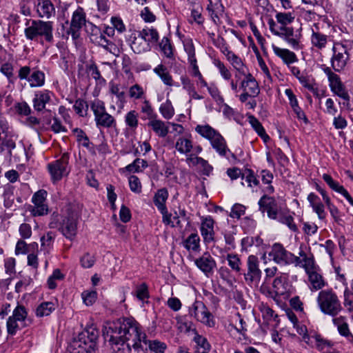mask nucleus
<instances>
[{
	"mask_svg": "<svg viewBox=\"0 0 353 353\" xmlns=\"http://www.w3.org/2000/svg\"><path fill=\"white\" fill-rule=\"evenodd\" d=\"M70 155L65 152L59 159L54 161L47 165V169L50 174L51 180L56 183L61 180L63 176L68 175L69 171L67 168L69 163Z\"/></svg>",
	"mask_w": 353,
	"mask_h": 353,
	"instance_id": "obj_10",
	"label": "nucleus"
},
{
	"mask_svg": "<svg viewBox=\"0 0 353 353\" xmlns=\"http://www.w3.org/2000/svg\"><path fill=\"white\" fill-rule=\"evenodd\" d=\"M214 224V221L210 216L203 218L202 219L201 224V234L204 243L206 244L215 241Z\"/></svg>",
	"mask_w": 353,
	"mask_h": 353,
	"instance_id": "obj_22",
	"label": "nucleus"
},
{
	"mask_svg": "<svg viewBox=\"0 0 353 353\" xmlns=\"http://www.w3.org/2000/svg\"><path fill=\"white\" fill-rule=\"evenodd\" d=\"M135 296L139 301H142L150 297L148 287L145 283H142L137 286Z\"/></svg>",
	"mask_w": 353,
	"mask_h": 353,
	"instance_id": "obj_59",
	"label": "nucleus"
},
{
	"mask_svg": "<svg viewBox=\"0 0 353 353\" xmlns=\"http://www.w3.org/2000/svg\"><path fill=\"white\" fill-rule=\"evenodd\" d=\"M77 343L78 341L73 339L72 342L68 347L70 353H96L97 348L91 347L92 350H90V348L88 349V345L83 344H81L77 347L75 345Z\"/></svg>",
	"mask_w": 353,
	"mask_h": 353,
	"instance_id": "obj_51",
	"label": "nucleus"
},
{
	"mask_svg": "<svg viewBox=\"0 0 353 353\" xmlns=\"http://www.w3.org/2000/svg\"><path fill=\"white\" fill-rule=\"evenodd\" d=\"M72 132L75 135L76 140L79 145L87 148L92 154H96L93 143L90 141L88 137L82 129L79 128H74Z\"/></svg>",
	"mask_w": 353,
	"mask_h": 353,
	"instance_id": "obj_32",
	"label": "nucleus"
},
{
	"mask_svg": "<svg viewBox=\"0 0 353 353\" xmlns=\"http://www.w3.org/2000/svg\"><path fill=\"white\" fill-rule=\"evenodd\" d=\"M130 39H133L130 47L134 53L141 54L150 50V43L141 37H137L136 33L132 34Z\"/></svg>",
	"mask_w": 353,
	"mask_h": 353,
	"instance_id": "obj_30",
	"label": "nucleus"
},
{
	"mask_svg": "<svg viewBox=\"0 0 353 353\" xmlns=\"http://www.w3.org/2000/svg\"><path fill=\"white\" fill-rule=\"evenodd\" d=\"M316 303L323 314L332 317L336 316L343 310L341 301L332 288L321 290L316 297Z\"/></svg>",
	"mask_w": 353,
	"mask_h": 353,
	"instance_id": "obj_5",
	"label": "nucleus"
},
{
	"mask_svg": "<svg viewBox=\"0 0 353 353\" xmlns=\"http://www.w3.org/2000/svg\"><path fill=\"white\" fill-rule=\"evenodd\" d=\"M148 166V161L144 159L137 158L132 163L128 165L125 169L129 172H139L142 170L141 168H145Z\"/></svg>",
	"mask_w": 353,
	"mask_h": 353,
	"instance_id": "obj_52",
	"label": "nucleus"
},
{
	"mask_svg": "<svg viewBox=\"0 0 353 353\" xmlns=\"http://www.w3.org/2000/svg\"><path fill=\"white\" fill-rule=\"evenodd\" d=\"M242 185L247 183L248 187L256 186L259 184V181L255 176L254 172L250 169H246L241 176Z\"/></svg>",
	"mask_w": 353,
	"mask_h": 353,
	"instance_id": "obj_46",
	"label": "nucleus"
},
{
	"mask_svg": "<svg viewBox=\"0 0 353 353\" xmlns=\"http://www.w3.org/2000/svg\"><path fill=\"white\" fill-rule=\"evenodd\" d=\"M311 41L314 46L318 49H322L327 44V36L319 32L312 31Z\"/></svg>",
	"mask_w": 353,
	"mask_h": 353,
	"instance_id": "obj_45",
	"label": "nucleus"
},
{
	"mask_svg": "<svg viewBox=\"0 0 353 353\" xmlns=\"http://www.w3.org/2000/svg\"><path fill=\"white\" fill-rule=\"evenodd\" d=\"M161 50L168 58L173 57V49L170 41L168 37H163L159 44Z\"/></svg>",
	"mask_w": 353,
	"mask_h": 353,
	"instance_id": "obj_61",
	"label": "nucleus"
},
{
	"mask_svg": "<svg viewBox=\"0 0 353 353\" xmlns=\"http://www.w3.org/2000/svg\"><path fill=\"white\" fill-rule=\"evenodd\" d=\"M343 305L348 312L353 313V292L348 286L343 291Z\"/></svg>",
	"mask_w": 353,
	"mask_h": 353,
	"instance_id": "obj_54",
	"label": "nucleus"
},
{
	"mask_svg": "<svg viewBox=\"0 0 353 353\" xmlns=\"http://www.w3.org/2000/svg\"><path fill=\"white\" fill-rule=\"evenodd\" d=\"M0 72L6 77L10 83H14L17 77L14 74V66L11 63L7 62L1 65Z\"/></svg>",
	"mask_w": 353,
	"mask_h": 353,
	"instance_id": "obj_50",
	"label": "nucleus"
},
{
	"mask_svg": "<svg viewBox=\"0 0 353 353\" xmlns=\"http://www.w3.org/2000/svg\"><path fill=\"white\" fill-rule=\"evenodd\" d=\"M24 34L27 39L36 41L39 37L43 38L49 43L54 41L53 22L41 19H26Z\"/></svg>",
	"mask_w": 353,
	"mask_h": 353,
	"instance_id": "obj_4",
	"label": "nucleus"
},
{
	"mask_svg": "<svg viewBox=\"0 0 353 353\" xmlns=\"http://www.w3.org/2000/svg\"><path fill=\"white\" fill-rule=\"evenodd\" d=\"M147 125L160 137H166L169 132L168 127L165 122L157 118L150 121Z\"/></svg>",
	"mask_w": 353,
	"mask_h": 353,
	"instance_id": "obj_34",
	"label": "nucleus"
},
{
	"mask_svg": "<svg viewBox=\"0 0 353 353\" xmlns=\"http://www.w3.org/2000/svg\"><path fill=\"white\" fill-rule=\"evenodd\" d=\"M90 108L94 113V121L97 128H116V119L113 116L106 112L103 101L99 99L92 101Z\"/></svg>",
	"mask_w": 353,
	"mask_h": 353,
	"instance_id": "obj_6",
	"label": "nucleus"
},
{
	"mask_svg": "<svg viewBox=\"0 0 353 353\" xmlns=\"http://www.w3.org/2000/svg\"><path fill=\"white\" fill-rule=\"evenodd\" d=\"M192 148V141L187 138H179L175 144V148L181 154L189 153Z\"/></svg>",
	"mask_w": 353,
	"mask_h": 353,
	"instance_id": "obj_43",
	"label": "nucleus"
},
{
	"mask_svg": "<svg viewBox=\"0 0 353 353\" xmlns=\"http://www.w3.org/2000/svg\"><path fill=\"white\" fill-rule=\"evenodd\" d=\"M125 122L130 128L136 129L139 124L138 113L135 110L128 112L125 117Z\"/></svg>",
	"mask_w": 353,
	"mask_h": 353,
	"instance_id": "obj_58",
	"label": "nucleus"
},
{
	"mask_svg": "<svg viewBox=\"0 0 353 353\" xmlns=\"http://www.w3.org/2000/svg\"><path fill=\"white\" fill-rule=\"evenodd\" d=\"M199 313L197 315V320L209 327H213L215 325V321L213 315L208 311L206 306L202 303H199Z\"/></svg>",
	"mask_w": 353,
	"mask_h": 353,
	"instance_id": "obj_33",
	"label": "nucleus"
},
{
	"mask_svg": "<svg viewBox=\"0 0 353 353\" xmlns=\"http://www.w3.org/2000/svg\"><path fill=\"white\" fill-rule=\"evenodd\" d=\"M184 247L188 250L197 252L200 248V238L197 233L191 234L183 242Z\"/></svg>",
	"mask_w": 353,
	"mask_h": 353,
	"instance_id": "obj_42",
	"label": "nucleus"
},
{
	"mask_svg": "<svg viewBox=\"0 0 353 353\" xmlns=\"http://www.w3.org/2000/svg\"><path fill=\"white\" fill-rule=\"evenodd\" d=\"M55 310V304L53 302L41 303L36 310V314L39 317L50 315Z\"/></svg>",
	"mask_w": 353,
	"mask_h": 353,
	"instance_id": "obj_44",
	"label": "nucleus"
},
{
	"mask_svg": "<svg viewBox=\"0 0 353 353\" xmlns=\"http://www.w3.org/2000/svg\"><path fill=\"white\" fill-rule=\"evenodd\" d=\"M208 1L209 3L207 6L206 10L214 23L218 25L220 23L219 15H221L224 12V7L220 1L214 3L212 0Z\"/></svg>",
	"mask_w": 353,
	"mask_h": 353,
	"instance_id": "obj_29",
	"label": "nucleus"
},
{
	"mask_svg": "<svg viewBox=\"0 0 353 353\" xmlns=\"http://www.w3.org/2000/svg\"><path fill=\"white\" fill-rule=\"evenodd\" d=\"M88 103L81 99H78L75 101L73 108L75 112L80 117H85L88 110Z\"/></svg>",
	"mask_w": 353,
	"mask_h": 353,
	"instance_id": "obj_55",
	"label": "nucleus"
},
{
	"mask_svg": "<svg viewBox=\"0 0 353 353\" xmlns=\"http://www.w3.org/2000/svg\"><path fill=\"white\" fill-rule=\"evenodd\" d=\"M258 204L259 210L263 214L266 212L270 219H277V216L281 210L279 209L278 203L274 197L264 194L259 199Z\"/></svg>",
	"mask_w": 353,
	"mask_h": 353,
	"instance_id": "obj_15",
	"label": "nucleus"
},
{
	"mask_svg": "<svg viewBox=\"0 0 353 353\" xmlns=\"http://www.w3.org/2000/svg\"><path fill=\"white\" fill-rule=\"evenodd\" d=\"M248 121L252 128L256 131L257 134L265 141L266 142L270 139V137L265 132V130L260 123V121L253 115L248 116Z\"/></svg>",
	"mask_w": 353,
	"mask_h": 353,
	"instance_id": "obj_38",
	"label": "nucleus"
},
{
	"mask_svg": "<svg viewBox=\"0 0 353 353\" xmlns=\"http://www.w3.org/2000/svg\"><path fill=\"white\" fill-rule=\"evenodd\" d=\"M303 261L302 267L305 269L306 274L319 269L315 265L314 258L312 254L303 259Z\"/></svg>",
	"mask_w": 353,
	"mask_h": 353,
	"instance_id": "obj_63",
	"label": "nucleus"
},
{
	"mask_svg": "<svg viewBox=\"0 0 353 353\" xmlns=\"http://www.w3.org/2000/svg\"><path fill=\"white\" fill-rule=\"evenodd\" d=\"M329 85L331 89V91L337 95L339 97L341 98L344 100L343 105L349 107L350 106V97L348 94V92L342 83L341 78L339 76L334 78L333 80L329 82Z\"/></svg>",
	"mask_w": 353,
	"mask_h": 353,
	"instance_id": "obj_19",
	"label": "nucleus"
},
{
	"mask_svg": "<svg viewBox=\"0 0 353 353\" xmlns=\"http://www.w3.org/2000/svg\"><path fill=\"white\" fill-rule=\"evenodd\" d=\"M332 323L337 327L339 334L346 338L351 343L353 344V334L350 330L349 325L346 321L345 317L343 316L333 317Z\"/></svg>",
	"mask_w": 353,
	"mask_h": 353,
	"instance_id": "obj_26",
	"label": "nucleus"
},
{
	"mask_svg": "<svg viewBox=\"0 0 353 353\" xmlns=\"http://www.w3.org/2000/svg\"><path fill=\"white\" fill-rule=\"evenodd\" d=\"M271 32L288 43L294 49L299 48L301 34L295 33L292 27H285L279 30L277 25L273 19L270 18L268 22Z\"/></svg>",
	"mask_w": 353,
	"mask_h": 353,
	"instance_id": "obj_8",
	"label": "nucleus"
},
{
	"mask_svg": "<svg viewBox=\"0 0 353 353\" xmlns=\"http://www.w3.org/2000/svg\"><path fill=\"white\" fill-rule=\"evenodd\" d=\"M110 91L111 94L116 96L117 99V104L120 107H123V104L125 103V94L124 91L121 90L119 85L117 84H112Z\"/></svg>",
	"mask_w": 353,
	"mask_h": 353,
	"instance_id": "obj_56",
	"label": "nucleus"
},
{
	"mask_svg": "<svg viewBox=\"0 0 353 353\" xmlns=\"http://www.w3.org/2000/svg\"><path fill=\"white\" fill-rule=\"evenodd\" d=\"M99 339V330L93 326H90L83 330L79 334L77 338L74 339L78 341L76 347L81 344L89 346L88 349L92 350L91 347L97 348V341Z\"/></svg>",
	"mask_w": 353,
	"mask_h": 353,
	"instance_id": "obj_14",
	"label": "nucleus"
},
{
	"mask_svg": "<svg viewBox=\"0 0 353 353\" xmlns=\"http://www.w3.org/2000/svg\"><path fill=\"white\" fill-rule=\"evenodd\" d=\"M28 312L23 305H19L13 310L12 315L10 318H12L19 322H25L26 321Z\"/></svg>",
	"mask_w": 353,
	"mask_h": 353,
	"instance_id": "obj_57",
	"label": "nucleus"
},
{
	"mask_svg": "<svg viewBox=\"0 0 353 353\" xmlns=\"http://www.w3.org/2000/svg\"><path fill=\"white\" fill-rule=\"evenodd\" d=\"M226 259L228 262V265L230 267L232 270L239 274H241L243 269L241 267V261L238 255L234 254H228L226 256Z\"/></svg>",
	"mask_w": 353,
	"mask_h": 353,
	"instance_id": "obj_47",
	"label": "nucleus"
},
{
	"mask_svg": "<svg viewBox=\"0 0 353 353\" xmlns=\"http://www.w3.org/2000/svg\"><path fill=\"white\" fill-rule=\"evenodd\" d=\"M276 220L281 223L286 225L293 232H296L298 230L293 216L289 212L280 210Z\"/></svg>",
	"mask_w": 353,
	"mask_h": 353,
	"instance_id": "obj_39",
	"label": "nucleus"
},
{
	"mask_svg": "<svg viewBox=\"0 0 353 353\" xmlns=\"http://www.w3.org/2000/svg\"><path fill=\"white\" fill-rule=\"evenodd\" d=\"M137 35L145 39L149 43H157L159 40V33L154 28H143L137 32Z\"/></svg>",
	"mask_w": 353,
	"mask_h": 353,
	"instance_id": "obj_40",
	"label": "nucleus"
},
{
	"mask_svg": "<svg viewBox=\"0 0 353 353\" xmlns=\"http://www.w3.org/2000/svg\"><path fill=\"white\" fill-rule=\"evenodd\" d=\"M232 66L237 70L239 74L235 75L236 78L238 79H241L240 75L245 74V66L243 64L242 59L239 57L237 55L235 57H233V60L230 62Z\"/></svg>",
	"mask_w": 353,
	"mask_h": 353,
	"instance_id": "obj_60",
	"label": "nucleus"
},
{
	"mask_svg": "<svg viewBox=\"0 0 353 353\" xmlns=\"http://www.w3.org/2000/svg\"><path fill=\"white\" fill-rule=\"evenodd\" d=\"M261 174L263 183L268 185L264 190L265 192L269 194H272L274 192V188L270 184L273 179V174L268 170H263L261 172Z\"/></svg>",
	"mask_w": 353,
	"mask_h": 353,
	"instance_id": "obj_53",
	"label": "nucleus"
},
{
	"mask_svg": "<svg viewBox=\"0 0 353 353\" xmlns=\"http://www.w3.org/2000/svg\"><path fill=\"white\" fill-rule=\"evenodd\" d=\"M52 94V92L48 90L36 91L32 99L34 110L38 112L45 110L46 104L51 101Z\"/></svg>",
	"mask_w": 353,
	"mask_h": 353,
	"instance_id": "obj_20",
	"label": "nucleus"
},
{
	"mask_svg": "<svg viewBox=\"0 0 353 353\" xmlns=\"http://www.w3.org/2000/svg\"><path fill=\"white\" fill-rule=\"evenodd\" d=\"M289 256L290 252L287 251L281 244L277 243L272 245L269 252V256L278 264H288Z\"/></svg>",
	"mask_w": 353,
	"mask_h": 353,
	"instance_id": "obj_23",
	"label": "nucleus"
},
{
	"mask_svg": "<svg viewBox=\"0 0 353 353\" xmlns=\"http://www.w3.org/2000/svg\"><path fill=\"white\" fill-rule=\"evenodd\" d=\"M322 178L330 189L343 195L350 204L353 202V198L349 194L347 190L338 181L334 180L331 175L325 173L322 175Z\"/></svg>",
	"mask_w": 353,
	"mask_h": 353,
	"instance_id": "obj_24",
	"label": "nucleus"
},
{
	"mask_svg": "<svg viewBox=\"0 0 353 353\" xmlns=\"http://www.w3.org/2000/svg\"><path fill=\"white\" fill-rule=\"evenodd\" d=\"M244 79L241 82V88L249 93L251 97H256L260 93V88L258 82L253 75L250 72H245V74H243Z\"/></svg>",
	"mask_w": 353,
	"mask_h": 353,
	"instance_id": "obj_21",
	"label": "nucleus"
},
{
	"mask_svg": "<svg viewBox=\"0 0 353 353\" xmlns=\"http://www.w3.org/2000/svg\"><path fill=\"white\" fill-rule=\"evenodd\" d=\"M122 325L115 321L110 323L103 331V336L115 353H147L141 345L140 336L126 335Z\"/></svg>",
	"mask_w": 353,
	"mask_h": 353,
	"instance_id": "obj_1",
	"label": "nucleus"
},
{
	"mask_svg": "<svg viewBox=\"0 0 353 353\" xmlns=\"http://www.w3.org/2000/svg\"><path fill=\"white\" fill-rule=\"evenodd\" d=\"M333 54L331 58V65L336 72H341L345 67L349 59L347 48L341 44H334L332 48Z\"/></svg>",
	"mask_w": 353,
	"mask_h": 353,
	"instance_id": "obj_13",
	"label": "nucleus"
},
{
	"mask_svg": "<svg viewBox=\"0 0 353 353\" xmlns=\"http://www.w3.org/2000/svg\"><path fill=\"white\" fill-rule=\"evenodd\" d=\"M308 281L310 283V288L312 291L322 290L327 285V283L324 279L322 274L319 272V269L307 274Z\"/></svg>",
	"mask_w": 353,
	"mask_h": 353,
	"instance_id": "obj_28",
	"label": "nucleus"
},
{
	"mask_svg": "<svg viewBox=\"0 0 353 353\" xmlns=\"http://www.w3.org/2000/svg\"><path fill=\"white\" fill-rule=\"evenodd\" d=\"M80 214L73 204L67 206L65 214L53 212L50 219L48 227L57 229L66 239L72 241L77 233V225Z\"/></svg>",
	"mask_w": 353,
	"mask_h": 353,
	"instance_id": "obj_2",
	"label": "nucleus"
},
{
	"mask_svg": "<svg viewBox=\"0 0 353 353\" xmlns=\"http://www.w3.org/2000/svg\"><path fill=\"white\" fill-rule=\"evenodd\" d=\"M272 50L274 54L281 58L288 66H290L291 63L298 61V58L295 53L288 49L280 48L273 44Z\"/></svg>",
	"mask_w": 353,
	"mask_h": 353,
	"instance_id": "obj_31",
	"label": "nucleus"
},
{
	"mask_svg": "<svg viewBox=\"0 0 353 353\" xmlns=\"http://www.w3.org/2000/svg\"><path fill=\"white\" fill-rule=\"evenodd\" d=\"M194 263L207 277L212 276L216 267L215 260L208 252H204L201 256L196 259Z\"/></svg>",
	"mask_w": 353,
	"mask_h": 353,
	"instance_id": "obj_17",
	"label": "nucleus"
},
{
	"mask_svg": "<svg viewBox=\"0 0 353 353\" xmlns=\"http://www.w3.org/2000/svg\"><path fill=\"white\" fill-rule=\"evenodd\" d=\"M307 199L313 212L317 214L318 218L320 220H324L326 217L325 205L323 203L321 202L319 196L314 192H311L307 195Z\"/></svg>",
	"mask_w": 353,
	"mask_h": 353,
	"instance_id": "obj_25",
	"label": "nucleus"
},
{
	"mask_svg": "<svg viewBox=\"0 0 353 353\" xmlns=\"http://www.w3.org/2000/svg\"><path fill=\"white\" fill-rule=\"evenodd\" d=\"M55 234L52 232H48L41 238V247L45 252H49L52 248Z\"/></svg>",
	"mask_w": 353,
	"mask_h": 353,
	"instance_id": "obj_48",
	"label": "nucleus"
},
{
	"mask_svg": "<svg viewBox=\"0 0 353 353\" xmlns=\"http://www.w3.org/2000/svg\"><path fill=\"white\" fill-rule=\"evenodd\" d=\"M168 192L166 188H161L157 190L153 199L154 203L159 211L162 214V221L166 225L174 227V222L172 221V213H170L165 205L168 198Z\"/></svg>",
	"mask_w": 353,
	"mask_h": 353,
	"instance_id": "obj_11",
	"label": "nucleus"
},
{
	"mask_svg": "<svg viewBox=\"0 0 353 353\" xmlns=\"http://www.w3.org/2000/svg\"><path fill=\"white\" fill-rule=\"evenodd\" d=\"M153 71L160 77L165 85L168 86L173 85L172 77L165 65L159 64L154 68Z\"/></svg>",
	"mask_w": 353,
	"mask_h": 353,
	"instance_id": "obj_37",
	"label": "nucleus"
},
{
	"mask_svg": "<svg viewBox=\"0 0 353 353\" xmlns=\"http://www.w3.org/2000/svg\"><path fill=\"white\" fill-rule=\"evenodd\" d=\"M45 79L46 76L44 72L34 68L30 75L28 82L31 88L42 87L45 84Z\"/></svg>",
	"mask_w": 353,
	"mask_h": 353,
	"instance_id": "obj_36",
	"label": "nucleus"
},
{
	"mask_svg": "<svg viewBox=\"0 0 353 353\" xmlns=\"http://www.w3.org/2000/svg\"><path fill=\"white\" fill-rule=\"evenodd\" d=\"M159 111L162 116L166 119H171L174 115V108L170 101L162 103L159 108Z\"/></svg>",
	"mask_w": 353,
	"mask_h": 353,
	"instance_id": "obj_62",
	"label": "nucleus"
},
{
	"mask_svg": "<svg viewBox=\"0 0 353 353\" xmlns=\"http://www.w3.org/2000/svg\"><path fill=\"white\" fill-rule=\"evenodd\" d=\"M34 10L39 18L49 19L56 14L54 6L50 0H36Z\"/></svg>",
	"mask_w": 353,
	"mask_h": 353,
	"instance_id": "obj_18",
	"label": "nucleus"
},
{
	"mask_svg": "<svg viewBox=\"0 0 353 353\" xmlns=\"http://www.w3.org/2000/svg\"><path fill=\"white\" fill-rule=\"evenodd\" d=\"M276 19L277 22L280 23L279 26H277V28L280 30L287 27L288 24L291 23L294 19V17L290 12H278L276 14Z\"/></svg>",
	"mask_w": 353,
	"mask_h": 353,
	"instance_id": "obj_49",
	"label": "nucleus"
},
{
	"mask_svg": "<svg viewBox=\"0 0 353 353\" xmlns=\"http://www.w3.org/2000/svg\"><path fill=\"white\" fill-rule=\"evenodd\" d=\"M29 211L33 216H43L48 213V208L45 203L34 205V206L30 205Z\"/></svg>",
	"mask_w": 353,
	"mask_h": 353,
	"instance_id": "obj_64",
	"label": "nucleus"
},
{
	"mask_svg": "<svg viewBox=\"0 0 353 353\" xmlns=\"http://www.w3.org/2000/svg\"><path fill=\"white\" fill-rule=\"evenodd\" d=\"M117 323L122 325L123 330L126 332V335L141 336V345L143 348H145V352L148 353L149 350L153 353H164L167 349V345L164 342L159 340H149L146 334L142 331L141 327L139 323L132 318H121L115 321Z\"/></svg>",
	"mask_w": 353,
	"mask_h": 353,
	"instance_id": "obj_3",
	"label": "nucleus"
},
{
	"mask_svg": "<svg viewBox=\"0 0 353 353\" xmlns=\"http://www.w3.org/2000/svg\"><path fill=\"white\" fill-rule=\"evenodd\" d=\"M210 141L212 148L220 156L225 157L227 152H229L231 154L232 158L236 159L235 154L232 153L230 149L228 148L225 139L219 132H218Z\"/></svg>",
	"mask_w": 353,
	"mask_h": 353,
	"instance_id": "obj_27",
	"label": "nucleus"
},
{
	"mask_svg": "<svg viewBox=\"0 0 353 353\" xmlns=\"http://www.w3.org/2000/svg\"><path fill=\"white\" fill-rule=\"evenodd\" d=\"M195 334L194 341L196 343V353H208L211 345L207 339L197 333L196 329L193 330Z\"/></svg>",
	"mask_w": 353,
	"mask_h": 353,
	"instance_id": "obj_35",
	"label": "nucleus"
},
{
	"mask_svg": "<svg viewBox=\"0 0 353 353\" xmlns=\"http://www.w3.org/2000/svg\"><path fill=\"white\" fill-rule=\"evenodd\" d=\"M261 271L259 269V260L255 255H250L247 259L246 268L242 270L245 283L248 285H258L261 277Z\"/></svg>",
	"mask_w": 353,
	"mask_h": 353,
	"instance_id": "obj_9",
	"label": "nucleus"
},
{
	"mask_svg": "<svg viewBox=\"0 0 353 353\" xmlns=\"http://www.w3.org/2000/svg\"><path fill=\"white\" fill-rule=\"evenodd\" d=\"M273 290L271 291L269 288L261 286V290L263 293H268V294L275 298L276 296L288 297L290 296L292 291V285L289 281L288 275L285 273H281L277 275L272 282Z\"/></svg>",
	"mask_w": 353,
	"mask_h": 353,
	"instance_id": "obj_7",
	"label": "nucleus"
},
{
	"mask_svg": "<svg viewBox=\"0 0 353 353\" xmlns=\"http://www.w3.org/2000/svg\"><path fill=\"white\" fill-rule=\"evenodd\" d=\"M90 24V28L88 30V32L89 33L90 41L95 45L101 46L107 51L114 54L118 50L117 46L105 37L100 28L92 23Z\"/></svg>",
	"mask_w": 353,
	"mask_h": 353,
	"instance_id": "obj_12",
	"label": "nucleus"
},
{
	"mask_svg": "<svg viewBox=\"0 0 353 353\" xmlns=\"http://www.w3.org/2000/svg\"><path fill=\"white\" fill-rule=\"evenodd\" d=\"M85 23V14L82 8H78L72 14L70 28L67 34H70L73 40H77L80 37V30Z\"/></svg>",
	"mask_w": 353,
	"mask_h": 353,
	"instance_id": "obj_16",
	"label": "nucleus"
},
{
	"mask_svg": "<svg viewBox=\"0 0 353 353\" xmlns=\"http://www.w3.org/2000/svg\"><path fill=\"white\" fill-rule=\"evenodd\" d=\"M195 131L201 137L210 141L219 132L210 125H197Z\"/></svg>",
	"mask_w": 353,
	"mask_h": 353,
	"instance_id": "obj_41",
	"label": "nucleus"
}]
</instances>
